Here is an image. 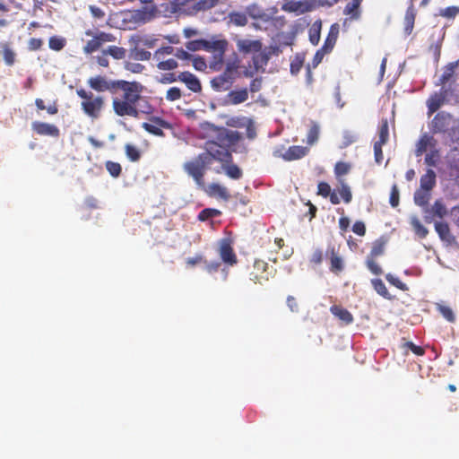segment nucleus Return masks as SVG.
<instances>
[{"label": "nucleus", "mask_w": 459, "mask_h": 459, "mask_svg": "<svg viewBox=\"0 0 459 459\" xmlns=\"http://www.w3.org/2000/svg\"><path fill=\"white\" fill-rule=\"evenodd\" d=\"M87 83L98 92L108 91L111 94H117L118 91H122L123 95L121 97H114L112 100V108L115 114L118 117L134 118L139 117L140 111L136 103L141 99L143 91L141 83L125 80H108L102 75L89 78Z\"/></svg>", "instance_id": "obj_1"}, {"label": "nucleus", "mask_w": 459, "mask_h": 459, "mask_svg": "<svg viewBox=\"0 0 459 459\" xmlns=\"http://www.w3.org/2000/svg\"><path fill=\"white\" fill-rule=\"evenodd\" d=\"M242 138L238 131L227 129L225 127H217L213 139L208 140L204 143V152L202 155L206 156V160L210 163L217 160L222 163H230L232 161V154L230 148L236 145Z\"/></svg>", "instance_id": "obj_2"}, {"label": "nucleus", "mask_w": 459, "mask_h": 459, "mask_svg": "<svg viewBox=\"0 0 459 459\" xmlns=\"http://www.w3.org/2000/svg\"><path fill=\"white\" fill-rule=\"evenodd\" d=\"M89 39H84L82 51L85 55H91L99 50H102V47L110 42H115L117 38L110 32L100 30L99 29H88L84 32Z\"/></svg>", "instance_id": "obj_3"}, {"label": "nucleus", "mask_w": 459, "mask_h": 459, "mask_svg": "<svg viewBox=\"0 0 459 459\" xmlns=\"http://www.w3.org/2000/svg\"><path fill=\"white\" fill-rule=\"evenodd\" d=\"M76 94L82 100L81 108L84 114L92 119L99 118L105 105L104 98L95 96L91 91H87L82 88L78 89Z\"/></svg>", "instance_id": "obj_4"}, {"label": "nucleus", "mask_w": 459, "mask_h": 459, "mask_svg": "<svg viewBox=\"0 0 459 459\" xmlns=\"http://www.w3.org/2000/svg\"><path fill=\"white\" fill-rule=\"evenodd\" d=\"M206 156L199 153L195 158L184 163V171L200 186H204V175L210 163Z\"/></svg>", "instance_id": "obj_5"}, {"label": "nucleus", "mask_w": 459, "mask_h": 459, "mask_svg": "<svg viewBox=\"0 0 459 459\" xmlns=\"http://www.w3.org/2000/svg\"><path fill=\"white\" fill-rule=\"evenodd\" d=\"M202 7V3L197 0H171L166 10L175 14H190L197 13Z\"/></svg>", "instance_id": "obj_6"}, {"label": "nucleus", "mask_w": 459, "mask_h": 459, "mask_svg": "<svg viewBox=\"0 0 459 459\" xmlns=\"http://www.w3.org/2000/svg\"><path fill=\"white\" fill-rule=\"evenodd\" d=\"M232 245L233 241L230 238H224L219 241V255L221 261L230 266H233L238 263V257Z\"/></svg>", "instance_id": "obj_7"}, {"label": "nucleus", "mask_w": 459, "mask_h": 459, "mask_svg": "<svg viewBox=\"0 0 459 459\" xmlns=\"http://www.w3.org/2000/svg\"><path fill=\"white\" fill-rule=\"evenodd\" d=\"M142 127L149 134L156 136H164L162 129H172V125L161 117H152L150 122L143 123Z\"/></svg>", "instance_id": "obj_8"}, {"label": "nucleus", "mask_w": 459, "mask_h": 459, "mask_svg": "<svg viewBox=\"0 0 459 459\" xmlns=\"http://www.w3.org/2000/svg\"><path fill=\"white\" fill-rule=\"evenodd\" d=\"M268 264L264 260H255L249 272V279L255 283L262 284L264 281L269 280L267 273Z\"/></svg>", "instance_id": "obj_9"}, {"label": "nucleus", "mask_w": 459, "mask_h": 459, "mask_svg": "<svg viewBox=\"0 0 459 459\" xmlns=\"http://www.w3.org/2000/svg\"><path fill=\"white\" fill-rule=\"evenodd\" d=\"M281 151V149L274 150L273 155L275 157L282 158L284 160L287 161L299 160L305 157L308 152V149L307 147L299 145H292L289 147V149L284 152H282Z\"/></svg>", "instance_id": "obj_10"}, {"label": "nucleus", "mask_w": 459, "mask_h": 459, "mask_svg": "<svg viewBox=\"0 0 459 459\" xmlns=\"http://www.w3.org/2000/svg\"><path fill=\"white\" fill-rule=\"evenodd\" d=\"M325 255L330 261V271L334 274L339 275L344 269V263L336 251L334 246L328 247Z\"/></svg>", "instance_id": "obj_11"}, {"label": "nucleus", "mask_w": 459, "mask_h": 459, "mask_svg": "<svg viewBox=\"0 0 459 459\" xmlns=\"http://www.w3.org/2000/svg\"><path fill=\"white\" fill-rule=\"evenodd\" d=\"M313 4L307 1H288L281 6V10L287 13H295L298 14L310 12Z\"/></svg>", "instance_id": "obj_12"}, {"label": "nucleus", "mask_w": 459, "mask_h": 459, "mask_svg": "<svg viewBox=\"0 0 459 459\" xmlns=\"http://www.w3.org/2000/svg\"><path fill=\"white\" fill-rule=\"evenodd\" d=\"M237 48L240 53L249 54V53H257L262 50L263 44L259 39H238L236 40Z\"/></svg>", "instance_id": "obj_13"}, {"label": "nucleus", "mask_w": 459, "mask_h": 459, "mask_svg": "<svg viewBox=\"0 0 459 459\" xmlns=\"http://www.w3.org/2000/svg\"><path fill=\"white\" fill-rule=\"evenodd\" d=\"M32 130L39 135L59 136V129L52 124L35 121L31 124Z\"/></svg>", "instance_id": "obj_14"}, {"label": "nucleus", "mask_w": 459, "mask_h": 459, "mask_svg": "<svg viewBox=\"0 0 459 459\" xmlns=\"http://www.w3.org/2000/svg\"><path fill=\"white\" fill-rule=\"evenodd\" d=\"M435 230L440 239L448 246L456 244L455 237L451 233L446 222L437 221L435 223Z\"/></svg>", "instance_id": "obj_15"}, {"label": "nucleus", "mask_w": 459, "mask_h": 459, "mask_svg": "<svg viewBox=\"0 0 459 459\" xmlns=\"http://www.w3.org/2000/svg\"><path fill=\"white\" fill-rule=\"evenodd\" d=\"M451 117L443 112L437 113L432 120L433 133H445L449 129Z\"/></svg>", "instance_id": "obj_16"}, {"label": "nucleus", "mask_w": 459, "mask_h": 459, "mask_svg": "<svg viewBox=\"0 0 459 459\" xmlns=\"http://www.w3.org/2000/svg\"><path fill=\"white\" fill-rule=\"evenodd\" d=\"M178 81L186 83V87L193 92H200L202 85L199 79L190 72L185 71L178 74Z\"/></svg>", "instance_id": "obj_17"}, {"label": "nucleus", "mask_w": 459, "mask_h": 459, "mask_svg": "<svg viewBox=\"0 0 459 459\" xmlns=\"http://www.w3.org/2000/svg\"><path fill=\"white\" fill-rule=\"evenodd\" d=\"M232 84L231 77L228 71L224 72L222 74H220L214 77L211 81V85L212 89L216 91H228Z\"/></svg>", "instance_id": "obj_18"}, {"label": "nucleus", "mask_w": 459, "mask_h": 459, "mask_svg": "<svg viewBox=\"0 0 459 459\" xmlns=\"http://www.w3.org/2000/svg\"><path fill=\"white\" fill-rule=\"evenodd\" d=\"M338 35H339V24L333 23L331 25L328 35H327V37L324 42V45L322 46L321 48H323L326 52L330 53L333 50V48L337 41Z\"/></svg>", "instance_id": "obj_19"}, {"label": "nucleus", "mask_w": 459, "mask_h": 459, "mask_svg": "<svg viewBox=\"0 0 459 459\" xmlns=\"http://www.w3.org/2000/svg\"><path fill=\"white\" fill-rule=\"evenodd\" d=\"M330 312L345 325H350L353 322L351 313L342 306L333 305L330 307Z\"/></svg>", "instance_id": "obj_20"}, {"label": "nucleus", "mask_w": 459, "mask_h": 459, "mask_svg": "<svg viewBox=\"0 0 459 459\" xmlns=\"http://www.w3.org/2000/svg\"><path fill=\"white\" fill-rule=\"evenodd\" d=\"M1 54L6 65L12 66L15 63L16 54L10 42H0Z\"/></svg>", "instance_id": "obj_21"}, {"label": "nucleus", "mask_w": 459, "mask_h": 459, "mask_svg": "<svg viewBox=\"0 0 459 459\" xmlns=\"http://www.w3.org/2000/svg\"><path fill=\"white\" fill-rule=\"evenodd\" d=\"M221 169L231 179H239L243 176V172L240 168L238 165L232 163V161L230 163H222L221 168L216 169L215 172L220 174Z\"/></svg>", "instance_id": "obj_22"}, {"label": "nucleus", "mask_w": 459, "mask_h": 459, "mask_svg": "<svg viewBox=\"0 0 459 459\" xmlns=\"http://www.w3.org/2000/svg\"><path fill=\"white\" fill-rule=\"evenodd\" d=\"M248 99V91L247 88L241 90L230 91L227 95V102L231 105H238Z\"/></svg>", "instance_id": "obj_23"}, {"label": "nucleus", "mask_w": 459, "mask_h": 459, "mask_svg": "<svg viewBox=\"0 0 459 459\" xmlns=\"http://www.w3.org/2000/svg\"><path fill=\"white\" fill-rule=\"evenodd\" d=\"M208 194L212 196H217L224 201H228L230 198V194L228 188L218 183H212L208 186Z\"/></svg>", "instance_id": "obj_24"}, {"label": "nucleus", "mask_w": 459, "mask_h": 459, "mask_svg": "<svg viewBox=\"0 0 459 459\" xmlns=\"http://www.w3.org/2000/svg\"><path fill=\"white\" fill-rule=\"evenodd\" d=\"M420 187L431 191L436 186V173L433 169H429L424 175L420 177Z\"/></svg>", "instance_id": "obj_25"}, {"label": "nucleus", "mask_w": 459, "mask_h": 459, "mask_svg": "<svg viewBox=\"0 0 459 459\" xmlns=\"http://www.w3.org/2000/svg\"><path fill=\"white\" fill-rule=\"evenodd\" d=\"M228 47V41L226 39H217V40H207V44L204 47V50L212 52V53H220L225 54Z\"/></svg>", "instance_id": "obj_26"}, {"label": "nucleus", "mask_w": 459, "mask_h": 459, "mask_svg": "<svg viewBox=\"0 0 459 459\" xmlns=\"http://www.w3.org/2000/svg\"><path fill=\"white\" fill-rule=\"evenodd\" d=\"M247 13L255 20H260L264 22H272L273 18L256 4H252L247 8Z\"/></svg>", "instance_id": "obj_27"}, {"label": "nucleus", "mask_w": 459, "mask_h": 459, "mask_svg": "<svg viewBox=\"0 0 459 459\" xmlns=\"http://www.w3.org/2000/svg\"><path fill=\"white\" fill-rule=\"evenodd\" d=\"M457 63L451 62L446 65L444 67L443 74L439 78L438 85L445 86L447 82H449L454 78Z\"/></svg>", "instance_id": "obj_28"}, {"label": "nucleus", "mask_w": 459, "mask_h": 459, "mask_svg": "<svg viewBox=\"0 0 459 459\" xmlns=\"http://www.w3.org/2000/svg\"><path fill=\"white\" fill-rule=\"evenodd\" d=\"M363 0H351L348 3L344 8V14L350 15L351 19L357 20L360 16V12L359 10Z\"/></svg>", "instance_id": "obj_29"}, {"label": "nucleus", "mask_w": 459, "mask_h": 459, "mask_svg": "<svg viewBox=\"0 0 459 459\" xmlns=\"http://www.w3.org/2000/svg\"><path fill=\"white\" fill-rule=\"evenodd\" d=\"M229 22L238 27H243L247 24V16L245 13L231 12L228 15Z\"/></svg>", "instance_id": "obj_30"}, {"label": "nucleus", "mask_w": 459, "mask_h": 459, "mask_svg": "<svg viewBox=\"0 0 459 459\" xmlns=\"http://www.w3.org/2000/svg\"><path fill=\"white\" fill-rule=\"evenodd\" d=\"M413 199L417 205L424 207L429 204L430 199V191L420 187L415 191Z\"/></svg>", "instance_id": "obj_31"}, {"label": "nucleus", "mask_w": 459, "mask_h": 459, "mask_svg": "<svg viewBox=\"0 0 459 459\" xmlns=\"http://www.w3.org/2000/svg\"><path fill=\"white\" fill-rule=\"evenodd\" d=\"M104 54L112 56L116 60H122L126 56V49L118 46H108L104 49Z\"/></svg>", "instance_id": "obj_32"}, {"label": "nucleus", "mask_w": 459, "mask_h": 459, "mask_svg": "<svg viewBox=\"0 0 459 459\" xmlns=\"http://www.w3.org/2000/svg\"><path fill=\"white\" fill-rule=\"evenodd\" d=\"M415 18H416V11L414 8V4H409V6L406 10V13H405V16H404L405 30L409 33H411L413 29Z\"/></svg>", "instance_id": "obj_33"}, {"label": "nucleus", "mask_w": 459, "mask_h": 459, "mask_svg": "<svg viewBox=\"0 0 459 459\" xmlns=\"http://www.w3.org/2000/svg\"><path fill=\"white\" fill-rule=\"evenodd\" d=\"M137 45L138 44H135V46L130 49V56L134 60L138 61L150 60L152 53L147 50H144L143 48H140Z\"/></svg>", "instance_id": "obj_34"}, {"label": "nucleus", "mask_w": 459, "mask_h": 459, "mask_svg": "<svg viewBox=\"0 0 459 459\" xmlns=\"http://www.w3.org/2000/svg\"><path fill=\"white\" fill-rule=\"evenodd\" d=\"M257 53L258 54L255 55L252 58L255 71H258L259 69H264V67L267 65L270 60V57L268 56L264 50Z\"/></svg>", "instance_id": "obj_35"}, {"label": "nucleus", "mask_w": 459, "mask_h": 459, "mask_svg": "<svg viewBox=\"0 0 459 459\" xmlns=\"http://www.w3.org/2000/svg\"><path fill=\"white\" fill-rule=\"evenodd\" d=\"M155 61L157 62V68L160 71H171L178 66V61L174 58L165 59V57H161Z\"/></svg>", "instance_id": "obj_36"}, {"label": "nucleus", "mask_w": 459, "mask_h": 459, "mask_svg": "<svg viewBox=\"0 0 459 459\" xmlns=\"http://www.w3.org/2000/svg\"><path fill=\"white\" fill-rule=\"evenodd\" d=\"M371 284L374 288V290L383 298L386 299H391L392 297L385 286V284L383 282L381 279H373L371 280Z\"/></svg>", "instance_id": "obj_37"}, {"label": "nucleus", "mask_w": 459, "mask_h": 459, "mask_svg": "<svg viewBox=\"0 0 459 459\" xmlns=\"http://www.w3.org/2000/svg\"><path fill=\"white\" fill-rule=\"evenodd\" d=\"M339 182L340 187L337 190L338 194L345 204L351 203L352 199L351 187L342 179H339Z\"/></svg>", "instance_id": "obj_38"}, {"label": "nucleus", "mask_w": 459, "mask_h": 459, "mask_svg": "<svg viewBox=\"0 0 459 459\" xmlns=\"http://www.w3.org/2000/svg\"><path fill=\"white\" fill-rule=\"evenodd\" d=\"M385 241L382 238L377 239L372 246L368 257L377 258L385 253Z\"/></svg>", "instance_id": "obj_39"}, {"label": "nucleus", "mask_w": 459, "mask_h": 459, "mask_svg": "<svg viewBox=\"0 0 459 459\" xmlns=\"http://www.w3.org/2000/svg\"><path fill=\"white\" fill-rule=\"evenodd\" d=\"M125 151L126 157L131 161L135 162L141 159V152L136 146L130 143H126L125 146Z\"/></svg>", "instance_id": "obj_40"}, {"label": "nucleus", "mask_w": 459, "mask_h": 459, "mask_svg": "<svg viewBox=\"0 0 459 459\" xmlns=\"http://www.w3.org/2000/svg\"><path fill=\"white\" fill-rule=\"evenodd\" d=\"M221 214V212L215 208H205L202 210L198 214V220L205 221L209 219L218 217Z\"/></svg>", "instance_id": "obj_41"}, {"label": "nucleus", "mask_w": 459, "mask_h": 459, "mask_svg": "<svg viewBox=\"0 0 459 459\" xmlns=\"http://www.w3.org/2000/svg\"><path fill=\"white\" fill-rule=\"evenodd\" d=\"M378 141L377 143H386L389 138V127L386 119L382 120L381 125L379 126L378 131Z\"/></svg>", "instance_id": "obj_42"}, {"label": "nucleus", "mask_w": 459, "mask_h": 459, "mask_svg": "<svg viewBox=\"0 0 459 459\" xmlns=\"http://www.w3.org/2000/svg\"><path fill=\"white\" fill-rule=\"evenodd\" d=\"M304 56L300 55H296L294 59L290 63V71L292 75H297L304 65Z\"/></svg>", "instance_id": "obj_43"}, {"label": "nucleus", "mask_w": 459, "mask_h": 459, "mask_svg": "<svg viewBox=\"0 0 459 459\" xmlns=\"http://www.w3.org/2000/svg\"><path fill=\"white\" fill-rule=\"evenodd\" d=\"M431 213L434 216L441 219L446 215L447 210L445 204L440 200H437L432 205Z\"/></svg>", "instance_id": "obj_44"}, {"label": "nucleus", "mask_w": 459, "mask_h": 459, "mask_svg": "<svg viewBox=\"0 0 459 459\" xmlns=\"http://www.w3.org/2000/svg\"><path fill=\"white\" fill-rule=\"evenodd\" d=\"M65 39L57 36L50 37L48 40L49 48L55 51L62 50L65 48Z\"/></svg>", "instance_id": "obj_45"}, {"label": "nucleus", "mask_w": 459, "mask_h": 459, "mask_svg": "<svg viewBox=\"0 0 459 459\" xmlns=\"http://www.w3.org/2000/svg\"><path fill=\"white\" fill-rule=\"evenodd\" d=\"M132 41H134L135 44H143L144 47L148 48H152L156 46V43L158 41L157 39L155 38H152V37H144V38H141L139 36H136V37H133L131 39Z\"/></svg>", "instance_id": "obj_46"}, {"label": "nucleus", "mask_w": 459, "mask_h": 459, "mask_svg": "<svg viewBox=\"0 0 459 459\" xmlns=\"http://www.w3.org/2000/svg\"><path fill=\"white\" fill-rule=\"evenodd\" d=\"M35 105L39 110L46 109L49 115H56L58 112V107L56 102H54L47 108L44 104L43 100L36 99Z\"/></svg>", "instance_id": "obj_47"}, {"label": "nucleus", "mask_w": 459, "mask_h": 459, "mask_svg": "<svg viewBox=\"0 0 459 459\" xmlns=\"http://www.w3.org/2000/svg\"><path fill=\"white\" fill-rule=\"evenodd\" d=\"M459 13L458 6H448L446 8L440 9L438 15L446 19L453 20Z\"/></svg>", "instance_id": "obj_48"}, {"label": "nucleus", "mask_w": 459, "mask_h": 459, "mask_svg": "<svg viewBox=\"0 0 459 459\" xmlns=\"http://www.w3.org/2000/svg\"><path fill=\"white\" fill-rule=\"evenodd\" d=\"M366 266L374 275H380L383 273V270L376 261V258L367 256Z\"/></svg>", "instance_id": "obj_49"}, {"label": "nucleus", "mask_w": 459, "mask_h": 459, "mask_svg": "<svg viewBox=\"0 0 459 459\" xmlns=\"http://www.w3.org/2000/svg\"><path fill=\"white\" fill-rule=\"evenodd\" d=\"M351 170V165L347 162L338 161L334 166V174L337 178L348 174Z\"/></svg>", "instance_id": "obj_50"}, {"label": "nucleus", "mask_w": 459, "mask_h": 459, "mask_svg": "<svg viewBox=\"0 0 459 459\" xmlns=\"http://www.w3.org/2000/svg\"><path fill=\"white\" fill-rule=\"evenodd\" d=\"M431 141H432V138L429 137L427 135H424L423 137H421L417 144V149L415 152L416 155L417 156L422 155V153L425 152L427 151L428 147L430 145Z\"/></svg>", "instance_id": "obj_51"}, {"label": "nucleus", "mask_w": 459, "mask_h": 459, "mask_svg": "<svg viewBox=\"0 0 459 459\" xmlns=\"http://www.w3.org/2000/svg\"><path fill=\"white\" fill-rule=\"evenodd\" d=\"M224 55L220 53H213L212 60L210 63V68L214 71L221 70L224 64Z\"/></svg>", "instance_id": "obj_52"}, {"label": "nucleus", "mask_w": 459, "mask_h": 459, "mask_svg": "<svg viewBox=\"0 0 459 459\" xmlns=\"http://www.w3.org/2000/svg\"><path fill=\"white\" fill-rule=\"evenodd\" d=\"M105 167L108 173L114 178L119 177L122 172L121 165L117 162L108 160L106 162Z\"/></svg>", "instance_id": "obj_53"}, {"label": "nucleus", "mask_w": 459, "mask_h": 459, "mask_svg": "<svg viewBox=\"0 0 459 459\" xmlns=\"http://www.w3.org/2000/svg\"><path fill=\"white\" fill-rule=\"evenodd\" d=\"M385 279L390 284L403 291H406L409 290L408 286L405 283H403L399 278L394 276L391 273H387L385 275Z\"/></svg>", "instance_id": "obj_54"}, {"label": "nucleus", "mask_w": 459, "mask_h": 459, "mask_svg": "<svg viewBox=\"0 0 459 459\" xmlns=\"http://www.w3.org/2000/svg\"><path fill=\"white\" fill-rule=\"evenodd\" d=\"M411 225L414 229L415 233L421 238L427 237L429 230L426 227H424L421 222L418 219H413L411 221Z\"/></svg>", "instance_id": "obj_55"}, {"label": "nucleus", "mask_w": 459, "mask_h": 459, "mask_svg": "<svg viewBox=\"0 0 459 459\" xmlns=\"http://www.w3.org/2000/svg\"><path fill=\"white\" fill-rule=\"evenodd\" d=\"M207 44L206 39H195L186 42V48L189 51H197L200 49H204L205 45Z\"/></svg>", "instance_id": "obj_56"}, {"label": "nucleus", "mask_w": 459, "mask_h": 459, "mask_svg": "<svg viewBox=\"0 0 459 459\" xmlns=\"http://www.w3.org/2000/svg\"><path fill=\"white\" fill-rule=\"evenodd\" d=\"M172 54H175L173 47H171V46L161 47V48H158L153 53V59L159 60L161 57H165V56H169V55H172Z\"/></svg>", "instance_id": "obj_57"}, {"label": "nucleus", "mask_w": 459, "mask_h": 459, "mask_svg": "<svg viewBox=\"0 0 459 459\" xmlns=\"http://www.w3.org/2000/svg\"><path fill=\"white\" fill-rule=\"evenodd\" d=\"M319 127L316 124H314L307 133V143L313 144L318 140Z\"/></svg>", "instance_id": "obj_58"}, {"label": "nucleus", "mask_w": 459, "mask_h": 459, "mask_svg": "<svg viewBox=\"0 0 459 459\" xmlns=\"http://www.w3.org/2000/svg\"><path fill=\"white\" fill-rule=\"evenodd\" d=\"M182 93L179 88L171 87L167 91L166 99L169 101H175L181 99Z\"/></svg>", "instance_id": "obj_59"}, {"label": "nucleus", "mask_w": 459, "mask_h": 459, "mask_svg": "<svg viewBox=\"0 0 459 459\" xmlns=\"http://www.w3.org/2000/svg\"><path fill=\"white\" fill-rule=\"evenodd\" d=\"M400 194L396 185H394L391 189L389 203L392 207H396L399 204Z\"/></svg>", "instance_id": "obj_60"}, {"label": "nucleus", "mask_w": 459, "mask_h": 459, "mask_svg": "<svg viewBox=\"0 0 459 459\" xmlns=\"http://www.w3.org/2000/svg\"><path fill=\"white\" fill-rule=\"evenodd\" d=\"M331 192V186L328 183L325 181H321L318 183L316 192L318 195H321L323 197H328Z\"/></svg>", "instance_id": "obj_61"}, {"label": "nucleus", "mask_w": 459, "mask_h": 459, "mask_svg": "<svg viewBox=\"0 0 459 459\" xmlns=\"http://www.w3.org/2000/svg\"><path fill=\"white\" fill-rule=\"evenodd\" d=\"M438 310L441 313V315L449 322H454L455 317L454 315L453 310L446 306H439Z\"/></svg>", "instance_id": "obj_62"}, {"label": "nucleus", "mask_w": 459, "mask_h": 459, "mask_svg": "<svg viewBox=\"0 0 459 459\" xmlns=\"http://www.w3.org/2000/svg\"><path fill=\"white\" fill-rule=\"evenodd\" d=\"M342 146L347 147L357 141V135L351 131H345L342 135Z\"/></svg>", "instance_id": "obj_63"}, {"label": "nucleus", "mask_w": 459, "mask_h": 459, "mask_svg": "<svg viewBox=\"0 0 459 459\" xmlns=\"http://www.w3.org/2000/svg\"><path fill=\"white\" fill-rule=\"evenodd\" d=\"M326 54H328V52H326V51H325V50H324L323 48H319V49L316 52V54H315V56H314V57H313V59H312V63H311V65H311L313 68H316V66H317V65L322 62V60H323V58H324V56H325V55H326Z\"/></svg>", "instance_id": "obj_64"}]
</instances>
